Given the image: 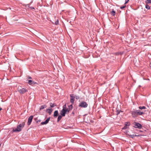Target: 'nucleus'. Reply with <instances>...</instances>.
I'll return each instance as SVG.
<instances>
[{
	"label": "nucleus",
	"mask_w": 151,
	"mask_h": 151,
	"mask_svg": "<svg viewBox=\"0 0 151 151\" xmlns=\"http://www.w3.org/2000/svg\"><path fill=\"white\" fill-rule=\"evenodd\" d=\"M146 110L141 111L140 110H136L133 109L131 111V113L132 116L133 118L136 117L138 115H142L145 114Z\"/></svg>",
	"instance_id": "obj_1"
},
{
	"label": "nucleus",
	"mask_w": 151,
	"mask_h": 151,
	"mask_svg": "<svg viewBox=\"0 0 151 151\" xmlns=\"http://www.w3.org/2000/svg\"><path fill=\"white\" fill-rule=\"evenodd\" d=\"M25 124V122H23L22 124H20L19 125H17V128L14 129L12 131L13 132H20L22 129Z\"/></svg>",
	"instance_id": "obj_2"
},
{
	"label": "nucleus",
	"mask_w": 151,
	"mask_h": 151,
	"mask_svg": "<svg viewBox=\"0 0 151 151\" xmlns=\"http://www.w3.org/2000/svg\"><path fill=\"white\" fill-rule=\"evenodd\" d=\"M88 104L85 101H83L80 103L78 106L82 108H86L88 107Z\"/></svg>",
	"instance_id": "obj_3"
},
{
	"label": "nucleus",
	"mask_w": 151,
	"mask_h": 151,
	"mask_svg": "<svg viewBox=\"0 0 151 151\" xmlns=\"http://www.w3.org/2000/svg\"><path fill=\"white\" fill-rule=\"evenodd\" d=\"M134 124L135 125V126L134 127L135 128H137L139 129H141L142 128V125L138 122H134Z\"/></svg>",
	"instance_id": "obj_4"
},
{
	"label": "nucleus",
	"mask_w": 151,
	"mask_h": 151,
	"mask_svg": "<svg viewBox=\"0 0 151 151\" xmlns=\"http://www.w3.org/2000/svg\"><path fill=\"white\" fill-rule=\"evenodd\" d=\"M70 102L72 104V105L73 104L74 102L75 101V97H74V95L73 94H70Z\"/></svg>",
	"instance_id": "obj_5"
},
{
	"label": "nucleus",
	"mask_w": 151,
	"mask_h": 151,
	"mask_svg": "<svg viewBox=\"0 0 151 151\" xmlns=\"http://www.w3.org/2000/svg\"><path fill=\"white\" fill-rule=\"evenodd\" d=\"M33 117V116H31L29 117L27 122V125H28L29 126L31 124V123L32 121Z\"/></svg>",
	"instance_id": "obj_6"
},
{
	"label": "nucleus",
	"mask_w": 151,
	"mask_h": 151,
	"mask_svg": "<svg viewBox=\"0 0 151 151\" xmlns=\"http://www.w3.org/2000/svg\"><path fill=\"white\" fill-rule=\"evenodd\" d=\"M19 91L20 94H24L25 92H27V90L25 88H22V89H20L19 90Z\"/></svg>",
	"instance_id": "obj_7"
},
{
	"label": "nucleus",
	"mask_w": 151,
	"mask_h": 151,
	"mask_svg": "<svg viewBox=\"0 0 151 151\" xmlns=\"http://www.w3.org/2000/svg\"><path fill=\"white\" fill-rule=\"evenodd\" d=\"M28 83L30 85L33 86L35 84L37 83L34 81H32L31 80H28Z\"/></svg>",
	"instance_id": "obj_8"
},
{
	"label": "nucleus",
	"mask_w": 151,
	"mask_h": 151,
	"mask_svg": "<svg viewBox=\"0 0 151 151\" xmlns=\"http://www.w3.org/2000/svg\"><path fill=\"white\" fill-rule=\"evenodd\" d=\"M66 112L65 109H63L60 112V114L63 116H64Z\"/></svg>",
	"instance_id": "obj_9"
},
{
	"label": "nucleus",
	"mask_w": 151,
	"mask_h": 151,
	"mask_svg": "<svg viewBox=\"0 0 151 151\" xmlns=\"http://www.w3.org/2000/svg\"><path fill=\"white\" fill-rule=\"evenodd\" d=\"M73 109V105L72 104H71L70 105L68 106V108L67 109H65L66 110V112L69 113V111Z\"/></svg>",
	"instance_id": "obj_10"
},
{
	"label": "nucleus",
	"mask_w": 151,
	"mask_h": 151,
	"mask_svg": "<svg viewBox=\"0 0 151 151\" xmlns=\"http://www.w3.org/2000/svg\"><path fill=\"white\" fill-rule=\"evenodd\" d=\"M50 119V117H49L45 121L41 122V124L44 125L47 124L48 122Z\"/></svg>",
	"instance_id": "obj_11"
},
{
	"label": "nucleus",
	"mask_w": 151,
	"mask_h": 151,
	"mask_svg": "<svg viewBox=\"0 0 151 151\" xmlns=\"http://www.w3.org/2000/svg\"><path fill=\"white\" fill-rule=\"evenodd\" d=\"M46 111L48 113H49V114L50 115L51 114L52 112V109H47L46 110Z\"/></svg>",
	"instance_id": "obj_12"
},
{
	"label": "nucleus",
	"mask_w": 151,
	"mask_h": 151,
	"mask_svg": "<svg viewBox=\"0 0 151 151\" xmlns=\"http://www.w3.org/2000/svg\"><path fill=\"white\" fill-rule=\"evenodd\" d=\"M58 115V110L55 111L54 113L53 116L54 117H56Z\"/></svg>",
	"instance_id": "obj_13"
},
{
	"label": "nucleus",
	"mask_w": 151,
	"mask_h": 151,
	"mask_svg": "<svg viewBox=\"0 0 151 151\" xmlns=\"http://www.w3.org/2000/svg\"><path fill=\"white\" fill-rule=\"evenodd\" d=\"M34 120H35L37 123H38L41 122V120L38 119V118H36L34 119Z\"/></svg>",
	"instance_id": "obj_14"
},
{
	"label": "nucleus",
	"mask_w": 151,
	"mask_h": 151,
	"mask_svg": "<svg viewBox=\"0 0 151 151\" xmlns=\"http://www.w3.org/2000/svg\"><path fill=\"white\" fill-rule=\"evenodd\" d=\"M46 107H47V106L46 105L44 104V105H42L40 106V110H41L42 109H43L45 108H46Z\"/></svg>",
	"instance_id": "obj_15"
},
{
	"label": "nucleus",
	"mask_w": 151,
	"mask_h": 151,
	"mask_svg": "<svg viewBox=\"0 0 151 151\" xmlns=\"http://www.w3.org/2000/svg\"><path fill=\"white\" fill-rule=\"evenodd\" d=\"M110 14L113 16H114L115 14V11L114 9H112V11L110 12Z\"/></svg>",
	"instance_id": "obj_16"
},
{
	"label": "nucleus",
	"mask_w": 151,
	"mask_h": 151,
	"mask_svg": "<svg viewBox=\"0 0 151 151\" xmlns=\"http://www.w3.org/2000/svg\"><path fill=\"white\" fill-rule=\"evenodd\" d=\"M62 116H63L61 115H59L58 116L57 119V122H58L61 120L62 119Z\"/></svg>",
	"instance_id": "obj_17"
},
{
	"label": "nucleus",
	"mask_w": 151,
	"mask_h": 151,
	"mask_svg": "<svg viewBox=\"0 0 151 151\" xmlns=\"http://www.w3.org/2000/svg\"><path fill=\"white\" fill-rule=\"evenodd\" d=\"M138 108L141 110L146 109V107L145 106H139L138 107Z\"/></svg>",
	"instance_id": "obj_18"
},
{
	"label": "nucleus",
	"mask_w": 151,
	"mask_h": 151,
	"mask_svg": "<svg viewBox=\"0 0 151 151\" xmlns=\"http://www.w3.org/2000/svg\"><path fill=\"white\" fill-rule=\"evenodd\" d=\"M56 105L55 104H52V103H50V106L52 108H53V107H54L55 106H56Z\"/></svg>",
	"instance_id": "obj_19"
},
{
	"label": "nucleus",
	"mask_w": 151,
	"mask_h": 151,
	"mask_svg": "<svg viewBox=\"0 0 151 151\" xmlns=\"http://www.w3.org/2000/svg\"><path fill=\"white\" fill-rule=\"evenodd\" d=\"M125 125L127 127V126H129L130 125V122H125Z\"/></svg>",
	"instance_id": "obj_20"
},
{
	"label": "nucleus",
	"mask_w": 151,
	"mask_h": 151,
	"mask_svg": "<svg viewBox=\"0 0 151 151\" xmlns=\"http://www.w3.org/2000/svg\"><path fill=\"white\" fill-rule=\"evenodd\" d=\"M145 8L147 9H150V6L147 4L145 5Z\"/></svg>",
	"instance_id": "obj_21"
},
{
	"label": "nucleus",
	"mask_w": 151,
	"mask_h": 151,
	"mask_svg": "<svg viewBox=\"0 0 151 151\" xmlns=\"http://www.w3.org/2000/svg\"><path fill=\"white\" fill-rule=\"evenodd\" d=\"M145 3L147 4L149 3L151 4V0H146Z\"/></svg>",
	"instance_id": "obj_22"
},
{
	"label": "nucleus",
	"mask_w": 151,
	"mask_h": 151,
	"mask_svg": "<svg viewBox=\"0 0 151 151\" xmlns=\"http://www.w3.org/2000/svg\"><path fill=\"white\" fill-rule=\"evenodd\" d=\"M129 137L132 138H134L135 137L137 136V135L134 134L130 135H129Z\"/></svg>",
	"instance_id": "obj_23"
},
{
	"label": "nucleus",
	"mask_w": 151,
	"mask_h": 151,
	"mask_svg": "<svg viewBox=\"0 0 151 151\" xmlns=\"http://www.w3.org/2000/svg\"><path fill=\"white\" fill-rule=\"evenodd\" d=\"M120 112H122L123 111H122L121 110H117L116 115H118V114H119Z\"/></svg>",
	"instance_id": "obj_24"
},
{
	"label": "nucleus",
	"mask_w": 151,
	"mask_h": 151,
	"mask_svg": "<svg viewBox=\"0 0 151 151\" xmlns=\"http://www.w3.org/2000/svg\"><path fill=\"white\" fill-rule=\"evenodd\" d=\"M74 97H75V98H76V99H78L80 98V97L78 96L75 95V96H74Z\"/></svg>",
	"instance_id": "obj_25"
},
{
	"label": "nucleus",
	"mask_w": 151,
	"mask_h": 151,
	"mask_svg": "<svg viewBox=\"0 0 151 151\" xmlns=\"http://www.w3.org/2000/svg\"><path fill=\"white\" fill-rule=\"evenodd\" d=\"M127 128V127L125 125L124 126V127L122 128L123 129H126Z\"/></svg>",
	"instance_id": "obj_26"
},
{
	"label": "nucleus",
	"mask_w": 151,
	"mask_h": 151,
	"mask_svg": "<svg viewBox=\"0 0 151 151\" xmlns=\"http://www.w3.org/2000/svg\"><path fill=\"white\" fill-rule=\"evenodd\" d=\"M126 7V5H124L123 6H121L120 7V9H123L125 8Z\"/></svg>",
	"instance_id": "obj_27"
},
{
	"label": "nucleus",
	"mask_w": 151,
	"mask_h": 151,
	"mask_svg": "<svg viewBox=\"0 0 151 151\" xmlns=\"http://www.w3.org/2000/svg\"><path fill=\"white\" fill-rule=\"evenodd\" d=\"M29 7L30 8V9L32 10V9H35V8L33 7H30V6H29Z\"/></svg>",
	"instance_id": "obj_28"
},
{
	"label": "nucleus",
	"mask_w": 151,
	"mask_h": 151,
	"mask_svg": "<svg viewBox=\"0 0 151 151\" xmlns=\"http://www.w3.org/2000/svg\"><path fill=\"white\" fill-rule=\"evenodd\" d=\"M58 22H59V21H58V20L57 19L56 21V22H55V24L56 25H57L58 24Z\"/></svg>",
	"instance_id": "obj_29"
},
{
	"label": "nucleus",
	"mask_w": 151,
	"mask_h": 151,
	"mask_svg": "<svg viewBox=\"0 0 151 151\" xmlns=\"http://www.w3.org/2000/svg\"><path fill=\"white\" fill-rule=\"evenodd\" d=\"M63 109H66V104L63 106Z\"/></svg>",
	"instance_id": "obj_30"
},
{
	"label": "nucleus",
	"mask_w": 151,
	"mask_h": 151,
	"mask_svg": "<svg viewBox=\"0 0 151 151\" xmlns=\"http://www.w3.org/2000/svg\"><path fill=\"white\" fill-rule=\"evenodd\" d=\"M129 1V0H125V2L124 3L125 4L127 3L128 1Z\"/></svg>",
	"instance_id": "obj_31"
},
{
	"label": "nucleus",
	"mask_w": 151,
	"mask_h": 151,
	"mask_svg": "<svg viewBox=\"0 0 151 151\" xmlns=\"http://www.w3.org/2000/svg\"><path fill=\"white\" fill-rule=\"evenodd\" d=\"M30 4H27L26 5V6H28V7H29V6H30Z\"/></svg>",
	"instance_id": "obj_32"
},
{
	"label": "nucleus",
	"mask_w": 151,
	"mask_h": 151,
	"mask_svg": "<svg viewBox=\"0 0 151 151\" xmlns=\"http://www.w3.org/2000/svg\"><path fill=\"white\" fill-rule=\"evenodd\" d=\"M72 114H73V115H74V113L73 111V112L72 113Z\"/></svg>",
	"instance_id": "obj_33"
},
{
	"label": "nucleus",
	"mask_w": 151,
	"mask_h": 151,
	"mask_svg": "<svg viewBox=\"0 0 151 151\" xmlns=\"http://www.w3.org/2000/svg\"><path fill=\"white\" fill-rule=\"evenodd\" d=\"M28 78H29V79H32V77H31L30 76H29V77H28Z\"/></svg>",
	"instance_id": "obj_34"
},
{
	"label": "nucleus",
	"mask_w": 151,
	"mask_h": 151,
	"mask_svg": "<svg viewBox=\"0 0 151 151\" xmlns=\"http://www.w3.org/2000/svg\"><path fill=\"white\" fill-rule=\"evenodd\" d=\"M2 109L1 108H0V111H1Z\"/></svg>",
	"instance_id": "obj_35"
}]
</instances>
